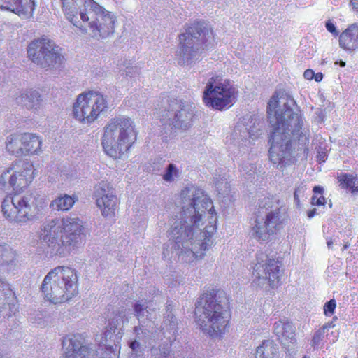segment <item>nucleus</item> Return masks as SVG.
Listing matches in <instances>:
<instances>
[{
  "instance_id": "09e8293b",
  "label": "nucleus",
  "mask_w": 358,
  "mask_h": 358,
  "mask_svg": "<svg viewBox=\"0 0 358 358\" xmlns=\"http://www.w3.org/2000/svg\"><path fill=\"white\" fill-rule=\"evenodd\" d=\"M315 76V72L312 69H307L303 73V76L307 80H312Z\"/></svg>"
},
{
  "instance_id": "72a5a7b5",
  "label": "nucleus",
  "mask_w": 358,
  "mask_h": 358,
  "mask_svg": "<svg viewBox=\"0 0 358 358\" xmlns=\"http://www.w3.org/2000/svg\"><path fill=\"white\" fill-rule=\"evenodd\" d=\"M250 138L255 139L262 134L263 122L257 117H252L248 123Z\"/></svg>"
},
{
  "instance_id": "bf43d9fd",
  "label": "nucleus",
  "mask_w": 358,
  "mask_h": 358,
  "mask_svg": "<svg viewBox=\"0 0 358 358\" xmlns=\"http://www.w3.org/2000/svg\"><path fill=\"white\" fill-rule=\"evenodd\" d=\"M163 255L164 257H166L167 255H169V250L167 248L166 249L165 247H164Z\"/></svg>"
},
{
  "instance_id": "69168bd1",
  "label": "nucleus",
  "mask_w": 358,
  "mask_h": 358,
  "mask_svg": "<svg viewBox=\"0 0 358 358\" xmlns=\"http://www.w3.org/2000/svg\"><path fill=\"white\" fill-rule=\"evenodd\" d=\"M0 358H3V357L0 355Z\"/></svg>"
},
{
  "instance_id": "3c124183",
  "label": "nucleus",
  "mask_w": 358,
  "mask_h": 358,
  "mask_svg": "<svg viewBox=\"0 0 358 358\" xmlns=\"http://www.w3.org/2000/svg\"><path fill=\"white\" fill-rule=\"evenodd\" d=\"M323 78V74L322 73H315L313 78H315V81L319 82L321 81Z\"/></svg>"
},
{
  "instance_id": "aec40b11",
  "label": "nucleus",
  "mask_w": 358,
  "mask_h": 358,
  "mask_svg": "<svg viewBox=\"0 0 358 358\" xmlns=\"http://www.w3.org/2000/svg\"><path fill=\"white\" fill-rule=\"evenodd\" d=\"M61 358H92L94 351L85 343L81 334H70L63 337Z\"/></svg>"
},
{
  "instance_id": "052dcab7",
  "label": "nucleus",
  "mask_w": 358,
  "mask_h": 358,
  "mask_svg": "<svg viewBox=\"0 0 358 358\" xmlns=\"http://www.w3.org/2000/svg\"><path fill=\"white\" fill-rule=\"evenodd\" d=\"M318 158H319V159H320V160H322V161L324 162V155H322V154H320V155H318Z\"/></svg>"
},
{
  "instance_id": "a878e982",
  "label": "nucleus",
  "mask_w": 358,
  "mask_h": 358,
  "mask_svg": "<svg viewBox=\"0 0 358 358\" xmlns=\"http://www.w3.org/2000/svg\"><path fill=\"white\" fill-rule=\"evenodd\" d=\"M339 45L341 48L349 52L358 48V25L353 24L341 33Z\"/></svg>"
},
{
  "instance_id": "393cba45",
  "label": "nucleus",
  "mask_w": 358,
  "mask_h": 358,
  "mask_svg": "<svg viewBox=\"0 0 358 358\" xmlns=\"http://www.w3.org/2000/svg\"><path fill=\"white\" fill-rule=\"evenodd\" d=\"M0 266L7 273L16 271L19 267L16 251L6 243L0 244Z\"/></svg>"
},
{
  "instance_id": "2f4dec72",
  "label": "nucleus",
  "mask_w": 358,
  "mask_h": 358,
  "mask_svg": "<svg viewBox=\"0 0 358 358\" xmlns=\"http://www.w3.org/2000/svg\"><path fill=\"white\" fill-rule=\"evenodd\" d=\"M6 149L8 152L15 156L24 155L23 145H22L21 135H10L7 138Z\"/></svg>"
},
{
  "instance_id": "0eeeda50",
  "label": "nucleus",
  "mask_w": 358,
  "mask_h": 358,
  "mask_svg": "<svg viewBox=\"0 0 358 358\" xmlns=\"http://www.w3.org/2000/svg\"><path fill=\"white\" fill-rule=\"evenodd\" d=\"M137 138V133L131 119L117 117L111 119L105 127L102 146L106 154L119 159L127 152Z\"/></svg>"
},
{
  "instance_id": "0e129e2a",
  "label": "nucleus",
  "mask_w": 358,
  "mask_h": 358,
  "mask_svg": "<svg viewBox=\"0 0 358 358\" xmlns=\"http://www.w3.org/2000/svg\"><path fill=\"white\" fill-rule=\"evenodd\" d=\"M326 325H327V329L331 327H334V324H332V323H328Z\"/></svg>"
},
{
  "instance_id": "f8f14e48",
  "label": "nucleus",
  "mask_w": 358,
  "mask_h": 358,
  "mask_svg": "<svg viewBox=\"0 0 358 358\" xmlns=\"http://www.w3.org/2000/svg\"><path fill=\"white\" fill-rule=\"evenodd\" d=\"M108 109L106 98L96 91L80 94L73 106V115L82 123L91 124Z\"/></svg>"
},
{
  "instance_id": "4d7b16f0",
  "label": "nucleus",
  "mask_w": 358,
  "mask_h": 358,
  "mask_svg": "<svg viewBox=\"0 0 358 358\" xmlns=\"http://www.w3.org/2000/svg\"><path fill=\"white\" fill-rule=\"evenodd\" d=\"M134 333L136 334V337H138V338H140V337L138 336V335L140 334V331H141V327H134Z\"/></svg>"
},
{
  "instance_id": "338daca9",
  "label": "nucleus",
  "mask_w": 358,
  "mask_h": 358,
  "mask_svg": "<svg viewBox=\"0 0 358 358\" xmlns=\"http://www.w3.org/2000/svg\"><path fill=\"white\" fill-rule=\"evenodd\" d=\"M303 358H306V357H304Z\"/></svg>"
},
{
  "instance_id": "774afa93",
  "label": "nucleus",
  "mask_w": 358,
  "mask_h": 358,
  "mask_svg": "<svg viewBox=\"0 0 358 358\" xmlns=\"http://www.w3.org/2000/svg\"><path fill=\"white\" fill-rule=\"evenodd\" d=\"M345 358H347V357H345Z\"/></svg>"
},
{
  "instance_id": "49530a36",
  "label": "nucleus",
  "mask_w": 358,
  "mask_h": 358,
  "mask_svg": "<svg viewBox=\"0 0 358 358\" xmlns=\"http://www.w3.org/2000/svg\"><path fill=\"white\" fill-rule=\"evenodd\" d=\"M324 197L322 195H320V197H317V195H314L311 198V203L313 206H322L324 204Z\"/></svg>"
},
{
  "instance_id": "473e14b6",
  "label": "nucleus",
  "mask_w": 358,
  "mask_h": 358,
  "mask_svg": "<svg viewBox=\"0 0 358 358\" xmlns=\"http://www.w3.org/2000/svg\"><path fill=\"white\" fill-rule=\"evenodd\" d=\"M74 203L75 199L73 197L64 194L52 201L50 206L53 210L65 211L69 210Z\"/></svg>"
},
{
  "instance_id": "603ef678",
  "label": "nucleus",
  "mask_w": 358,
  "mask_h": 358,
  "mask_svg": "<svg viewBox=\"0 0 358 358\" xmlns=\"http://www.w3.org/2000/svg\"><path fill=\"white\" fill-rule=\"evenodd\" d=\"M172 309H173L172 306L171 304H168L166 306V313L164 314V315H166L167 314H173Z\"/></svg>"
},
{
  "instance_id": "a18cd8bd",
  "label": "nucleus",
  "mask_w": 358,
  "mask_h": 358,
  "mask_svg": "<svg viewBox=\"0 0 358 358\" xmlns=\"http://www.w3.org/2000/svg\"><path fill=\"white\" fill-rule=\"evenodd\" d=\"M129 348L132 350V353L139 354V352H141L140 350L141 343L139 341L136 340L131 341L129 343Z\"/></svg>"
},
{
  "instance_id": "20e7f679",
  "label": "nucleus",
  "mask_w": 358,
  "mask_h": 358,
  "mask_svg": "<svg viewBox=\"0 0 358 358\" xmlns=\"http://www.w3.org/2000/svg\"><path fill=\"white\" fill-rule=\"evenodd\" d=\"M211 27L204 21L194 22L179 36L178 63L180 66H191L199 61L201 54L214 43Z\"/></svg>"
},
{
  "instance_id": "b1692460",
  "label": "nucleus",
  "mask_w": 358,
  "mask_h": 358,
  "mask_svg": "<svg viewBox=\"0 0 358 358\" xmlns=\"http://www.w3.org/2000/svg\"><path fill=\"white\" fill-rule=\"evenodd\" d=\"M273 332L278 337V340L285 347L296 341L295 327L285 318L275 322Z\"/></svg>"
},
{
  "instance_id": "58836bf2",
  "label": "nucleus",
  "mask_w": 358,
  "mask_h": 358,
  "mask_svg": "<svg viewBox=\"0 0 358 358\" xmlns=\"http://www.w3.org/2000/svg\"><path fill=\"white\" fill-rule=\"evenodd\" d=\"M327 329V325H324L322 327L320 328L315 332L311 341V345L314 348H318L321 341L324 338L325 329Z\"/></svg>"
},
{
  "instance_id": "4468645a",
  "label": "nucleus",
  "mask_w": 358,
  "mask_h": 358,
  "mask_svg": "<svg viewBox=\"0 0 358 358\" xmlns=\"http://www.w3.org/2000/svg\"><path fill=\"white\" fill-rule=\"evenodd\" d=\"M236 93V89L230 81L217 82L213 77L206 84L203 99L207 106L222 110L234 103Z\"/></svg>"
},
{
  "instance_id": "7ed1b4c3",
  "label": "nucleus",
  "mask_w": 358,
  "mask_h": 358,
  "mask_svg": "<svg viewBox=\"0 0 358 358\" xmlns=\"http://www.w3.org/2000/svg\"><path fill=\"white\" fill-rule=\"evenodd\" d=\"M195 322L212 337L224 334L231 318L229 299L222 289L204 293L195 303Z\"/></svg>"
},
{
  "instance_id": "de8ad7c7",
  "label": "nucleus",
  "mask_w": 358,
  "mask_h": 358,
  "mask_svg": "<svg viewBox=\"0 0 358 358\" xmlns=\"http://www.w3.org/2000/svg\"><path fill=\"white\" fill-rule=\"evenodd\" d=\"M224 183V186L226 187V188H227V182L225 181V180H222V181H220V180H217V181H215V187L217 189V191L219 192V193H221L222 192V193H224L225 190L223 189V187H222V185Z\"/></svg>"
},
{
  "instance_id": "f03ea898",
  "label": "nucleus",
  "mask_w": 358,
  "mask_h": 358,
  "mask_svg": "<svg viewBox=\"0 0 358 358\" xmlns=\"http://www.w3.org/2000/svg\"><path fill=\"white\" fill-rule=\"evenodd\" d=\"M268 120L273 126L269 157L280 169L295 161V148L308 151L309 129L295 100L288 94L272 96L267 106Z\"/></svg>"
},
{
  "instance_id": "1a4fd4ad",
  "label": "nucleus",
  "mask_w": 358,
  "mask_h": 358,
  "mask_svg": "<svg viewBox=\"0 0 358 358\" xmlns=\"http://www.w3.org/2000/svg\"><path fill=\"white\" fill-rule=\"evenodd\" d=\"M27 50L28 58L45 71L60 68L64 61L62 48L45 36L31 41Z\"/></svg>"
},
{
  "instance_id": "cd10ccee",
  "label": "nucleus",
  "mask_w": 358,
  "mask_h": 358,
  "mask_svg": "<svg viewBox=\"0 0 358 358\" xmlns=\"http://www.w3.org/2000/svg\"><path fill=\"white\" fill-rule=\"evenodd\" d=\"M22 145L24 155H38L41 152L42 140L41 138L31 133L21 134Z\"/></svg>"
},
{
  "instance_id": "13d9d810",
  "label": "nucleus",
  "mask_w": 358,
  "mask_h": 358,
  "mask_svg": "<svg viewBox=\"0 0 358 358\" xmlns=\"http://www.w3.org/2000/svg\"><path fill=\"white\" fill-rule=\"evenodd\" d=\"M333 243H334V241L331 238L327 240V245L329 248H331Z\"/></svg>"
},
{
  "instance_id": "4c0bfd02",
  "label": "nucleus",
  "mask_w": 358,
  "mask_h": 358,
  "mask_svg": "<svg viewBox=\"0 0 358 358\" xmlns=\"http://www.w3.org/2000/svg\"><path fill=\"white\" fill-rule=\"evenodd\" d=\"M124 69H120V74L122 76L134 77L140 73V69L128 62L124 65Z\"/></svg>"
},
{
  "instance_id": "79ce46f5",
  "label": "nucleus",
  "mask_w": 358,
  "mask_h": 358,
  "mask_svg": "<svg viewBox=\"0 0 358 358\" xmlns=\"http://www.w3.org/2000/svg\"><path fill=\"white\" fill-rule=\"evenodd\" d=\"M165 164V160L160 159H155L152 164V171L158 173L163 169V166Z\"/></svg>"
},
{
  "instance_id": "c9c22d12",
  "label": "nucleus",
  "mask_w": 358,
  "mask_h": 358,
  "mask_svg": "<svg viewBox=\"0 0 358 358\" xmlns=\"http://www.w3.org/2000/svg\"><path fill=\"white\" fill-rule=\"evenodd\" d=\"M162 176L165 182H172L176 178L180 177V171L175 164L169 163L165 167L164 173Z\"/></svg>"
},
{
  "instance_id": "e433bc0d",
  "label": "nucleus",
  "mask_w": 358,
  "mask_h": 358,
  "mask_svg": "<svg viewBox=\"0 0 358 358\" xmlns=\"http://www.w3.org/2000/svg\"><path fill=\"white\" fill-rule=\"evenodd\" d=\"M356 179L351 175L342 174L338 177L340 186L343 189L351 190L352 192H358V187H355Z\"/></svg>"
},
{
  "instance_id": "9d476101",
  "label": "nucleus",
  "mask_w": 358,
  "mask_h": 358,
  "mask_svg": "<svg viewBox=\"0 0 358 358\" xmlns=\"http://www.w3.org/2000/svg\"><path fill=\"white\" fill-rule=\"evenodd\" d=\"M1 211L11 222L27 224L37 217L38 206L32 194L7 196L1 203Z\"/></svg>"
},
{
  "instance_id": "a211bd4d",
  "label": "nucleus",
  "mask_w": 358,
  "mask_h": 358,
  "mask_svg": "<svg viewBox=\"0 0 358 358\" xmlns=\"http://www.w3.org/2000/svg\"><path fill=\"white\" fill-rule=\"evenodd\" d=\"M62 220L55 219L44 222L38 236V244L50 255L59 256Z\"/></svg>"
},
{
  "instance_id": "6ab92c4d",
  "label": "nucleus",
  "mask_w": 358,
  "mask_h": 358,
  "mask_svg": "<svg viewBox=\"0 0 358 358\" xmlns=\"http://www.w3.org/2000/svg\"><path fill=\"white\" fill-rule=\"evenodd\" d=\"M94 196L97 206L106 217H113L118 202L115 189L106 182L102 181L94 187Z\"/></svg>"
},
{
  "instance_id": "412c9836",
  "label": "nucleus",
  "mask_w": 358,
  "mask_h": 358,
  "mask_svg": "<svg viewBox=\"0 0 358 358\" xmlns=\"http://www.w3.org/2000/svg\"><path fill=\"white\" fill-rule=\"evenodd\" d=\"M18 311L15 293L10 285L0 278V314L10 317Z\"/></svg>"
},
{
  "instance_id": "680f3d73",
  "label": "nucleus",
  "mask_w": 358,
  "mask_h": 358,
  "mask_svg": "<svg viewBox=\"0 0 358 358\" xmlns=\"http://www.w3.org/2000/svg\"><path fill=\"white\" fill-rule=\"evenodd\" d=\"M339 64H340V66H341V67H344V66H345V62H343V61H342V60H341V61L339 62Z\"/></svg>"
},
{
  "instance_id": "9b49d317",
  "label": "nucleus",
  "mask_w": 358,
  "mask_h": 358,
  "mask_svg": "<svg viewBox=\"0 0 358 358\" xmlns=\"http://www.w3.org/2000/svg\"><path fill=\"white\" fill-rule=\"evenodd\" d=\"M127 309L119 308L115 311V315L109 320L100 339L98 349L96 352L99 354L102 351V358H119V343L123 335V323L126 317Z\"/></svg>"
},
{
  "instance_id": "f704fd0d",
  "label": "nucleus",
  "mask_w": 358,
  "mask_h": 358,
  "mask_svg": "<svg viewBox=\"0 0 358 358\" xmlns=\"http://www.w3.org/2000/svg\"><path fill=\"white\" fill-rule=\"evenodd\" d=\"M150 358H169L171 348L170 345L161 344L158 347H152L150 349Z\"/></svg>"
},
{
  "instance_id": "8fccbe9b",
  "label": "nucleus",
  "mask_w": 358,
  "mask_h": 358,
  "mask_svg": "<svg viewBox=\"0 0 358 358\" xmlns=\"http://www.w3.org/2000/svg\"><path fill=\"white\" fill-rule=\"evenodd\" d=\"M323 192H324V189H323V187H322L320 186H315L313 188V192L315 193V194L322 195Z\"/></svg>"
},
{
  "instance_id": "4be33fe9",
  "label": "nucleus",
  "mask_w": 358,
  "mask_h": 358,
  "mask_svg": "<svg viewBox=\"0 0 358 358\" xmlns=\"http://www.w3.org/2000/svg\"><path fill=\"white\" fill-rule=\"evenodd\" d=\"M35 6V0H0L1 9L10 10L24 19L32 17Z\"/></svg>"
},
{
  "instance_id": "2eb2a0df",
  "label": "nucleus",
  "mask_w": 358,
  "mask_h": 358,
  "mask_svg": "<svg viewBox=\"0 0 358 358\" xmlns=\"http://www.w3.org/2000/svg\"><path fill=\"white\" fill-rule=\"evenodd\" d=\"M34 178L31 163L20 160L0 176V188L5 191L20 192L27 187Z\"/></svg>"
},
{
  "instance_id": "ddd939ff",
  "label": "nucleus",
  "mask_w": 358,
  "mask_h": 358,
  "mask_svg": "<svg viewBox=\"0 0 358 358\" xmlns=\"http://www.w3.org/2000/svg\"><path fill=\"white\" fill-rule=\"evenodd\" d=\"M280 267V262L269 258L264 252L258 253L252 271L253 284L260 287L268 285L271 288H275L282 275Z\"/></svg>"
},
{
  "instance_id": "a19ab883",
  "label": "nucleus",
  "mask_w": 358,
  "mask_h": 358,
  "mask_svg": "<svg viewBox=\"0 0 358 358\" xmlns=\"http://www.w3.org/2000/svg\"><path fill=\"white\" fill-rule=\"evenodd\" d=\"M336 303L334 299H331L324 306V313L327 316H331L336 308Z\"/></svg>"
},
{
  "instance_id": "864d4df0",
  "label": "nucleus",
  "mask_w": 358,
  "mask_h": 358,
  "mask_svg": "<svg viewBox=\"0 0 358 358\" xmlns=\"http://www.w3.org/2000/svg\"><path fill=\"white\" fill-rule=\"evenodd\" d=\"M351 4L352 6V8L358 11V0H351Z\"/></svg>"
},
{
  "instance_id": "e2e57ef3",
  "label": "nucleus",
  "mask_w": 358,
  "mask_h": 358,
  "mask_svg": "<svg viewBox=\"0 0 358 358\" xmlns=\"http://www.w3.org/2000/svg\"><path fill=\"white\" fill-rule=\"evenodd\" d=\"M348 247H349V244H348V243H345V244L343 245V248H342V250H343V251L345 250Z\"/></svg>"
},
{
  "instance_id": "dca6fc26",
  "label": "nucleus",
  "mask_w": 358,
  "mask_h": 358,
  "mask_svg": "<svg viewBox=\"0 0 358 358\" xmlns=\"http://www.w3.org/2000/svg\"><path fill=\"white\" fill-rule=\"evenodd\" d=\"M85 234L82 222L78 217L62 219L59 257H65L81 246Z\"/></svg>"
},
{
  "instance_id": "c756f323",
  "label": "nucleus",
  "mask_w": 358,
  "mask_h": 358,
  "mask_svg": "<svg viewBox=\"0 0 358 358\" xmlns=\"http://www.w3.org/2000/svg\"><path fill=\"white\" fill-rule=\"evenodd\" d=\"M152 301H145L139 300L134 305V313L135 317L140 321L150 320L152 312L155 308H152Z\"/></svg>"
},
{
  "instance_id": "6e6552de",
  "label": "nucleus",
  "mask_w": 358,
  "mask_h": 358,
  "mask_svg": "<svg viewBox=\"0 0 358 358\" xmlns=\"http://www.w3.org/2000/svg\"><path fill=\"white\" fill-rule=\"evenodd\" d=\"M88 2L89 13H81V20L87 23L88 29L82 28L81 30L96 40L113 36L117 22L115 15L96 2Z\"/></svg>"
},
{
  "instance_id": "ea45409f",
  "label": "nucleus",
  "mask_w": 358,
  "mask_h": 358,
  "mask_svg": "<svg viewBox=\"0 0 358 358\" xmlns=\"http://www.w3.org/2000/svg\"><path fill=\"white\" fill-rule=\"evenodd\" d=\"M241 171L243 175L250 177L257 172V165L250 162H245L241 165Z\"/></svg>"
},
{
  "instance_id": "f257e3e1",
  "label": "nucleus",
  "mask_w": 358,
  "mask_h": 358,
  "mask_svg": "<svg viewBox=\"0 0 358 358\" xmlns=\"http://www.w3.org/2000/svg\"><path fill=\"white\" fill-rule=\"evenodd\" d=\"M180 197L182 210L173 219L169 237L173 243L171 249L176 252L178 260L189 263L203 258L213 244L215 225H207L203 231L199 227L203 225V217L206 211L213 214L215 210L210 199L201 189L193 186L186 187L181 191Z\"/></svg>"
},
{
  "instance_id": "423d86ee",
  "label": "nucleus",
  "mask_w": 358,
  "mask_h": 358,
  "mask_svg": "<svg viewBox=\"0 0 358 358\" xmlns=\"http://www.w3.org/2000/svg\"><path fill=\"white\" fill-rule=\"evenodd\" d=\"M45 299L57 304L66 302L77 295L76 271L67 266H57L45 275L41 286Z\"/></svg>"
},
{
  "instance_id": "c03bdc74",
  "label": "nucleus",
  "mask_w": 358,
  "mask_h": 358,
  "mask_svg": "<svg viewBox=\"0 0 358 358\" xmlns=\"http://www.w3.org/2000/svg\"><path fill=\"white\" fill-rule=\"evenodd\" d=\"M326 29L328 31L331 33L334 36H338V31H337V29L334 24L331 22V20H329L326 22L325 24Z\"/></svg>"
},
{
  "instance_id": "c85d7f7f",
  "label": "nucleus",
  "mask_w": 358,
  "mask_h": 358,
  "mask_svg": "<svg viewBox=\"0 0 358 358\" xmlns=\"http://www.w3.org/2000/svg\"><path fill=\"white\" fill-rule=\"evenodd\" d=\"M162 330L164 336L167 339V342L163 344L170 345L171 348L178 334V322L173 314L164 315Z\"/></svg>"
},
{
  "instance_id": "5701e85b",
  "label": "nucleus",
  "mask_w": 358,
  "mask_h": 358,
  "mask_svg": "<svg viewBox=\"0 0 358 358\" xmlns=\"http://www.w3.org/2000/svg\"><path fill=\"white\" fill-rule=\"evenodd\" d=\"M16 103L34 113L38 112L43 104V98L39 91L30 88L20 92Z\"/></svg>"
},
{
  "instance_id": "5fc2aeb1",
  "label": "nucleus",
  "mask_w": 358,
  "mask_h": 358,
  "mask_svg": "<svg viewBox=\"0 0 358 358\" xmlns=\"http://www.w3.org/2000/svg\"><path fill=\"white\" fill-rule=\"evenodd\" d=\"M130 358H143V353L141 352H139V354L131 353Z\"/></svg>"
},
{
  "instance_id": "7c9ffc66",
  "label": "nucleus",
  "mask_w": 358,
  "mask_h": 358,
  "mask_svg": "<svg viewBox=\"0 0 358 358\" xmlns=\"http://www.w3.org/2000/svg\"><path fill=\"white\" fill-rule=\"evenodd\" d=\"M278 347L272 340H264L257 348L255 358H275Z\"/></svg>"
},
{
  "instance_id": "37998d69",
  "label": "nucleus",
  "mask_w": 358,
  "mask_h": 358,
  "mask_svg": "<svg viewBox=\"0 0 358 358\" xmlns=\"http://www.w3.org/2000/svg\"><path fill=\"white\" fill-rule=\"evenodd\" d=\"M305 189H306V187L303 185H301L296 188L294 194V201H296L297 205H299V196H302L303 194Z\"/></svg>"
},
{
  "instance_id": "bb28decb",
  "label": "nucleus",
  "mask_w": 358,
  "mask_h": 358,
  "mask_svg": "<svg viewBox=\"0 0 358 358\" xmlns=\"http://www.w3.org/2000/svg\"><path fill=\"white\" fill-rule=\"evenodd\" d=\"M251 120V115L245 116L236 125L232 133V138L235 143L238 145H247L250 143V138L248 123Z\"/></svg>"
},
{
  "instance_id": "6e6d98bb",
  "label": "nucleus",
  "mask_w": 358,
  "mask_h": 358,
  "mask_svg": "<svg viewBox=\"0 0 358 358\" xmlns=\"http://www.w3.org/2000/svg\"><path fill=\"white\" fill-rule=\"evenodd\" d=\"M316 214V210L315 209H313L311 210H309L308 213H307V215L309 218H312L315 216V215Z\"/></svg>"
},
{
  "instance_id": "39448f33",
  "label": "nucleus",
  "mask_w": 358,
  "mask_h": 358,
  "mask_svg": "<svg viewBox=\"0 0 358 358\" xmlns=\"http://www.w3.org/2000/svg\"><path fill=\"white\" fill-rule=\"evenodd\" d=\"M289 219L287 208L277 196L259 200L255 219L251 224L252 235L262 241H268L280 231Z\"/></svg>"
},
{
  "instance_id": "f3484780",
  "label": "nucleus",
  "mask_w": 358,
  "mask_h": 358,
  "mask_svg": "<svg viewBox=\"0 0 358 358\" xmlns=\"http://www.w3.org/2000/svg\"><path fill=\"white\" fill-rule=\"evenodd\" d=\"M194 108L189 103L180 100L170 101L167 110L162 115V122L174 129H188L194 117Z\"/></svg>"
}]
</instances>
